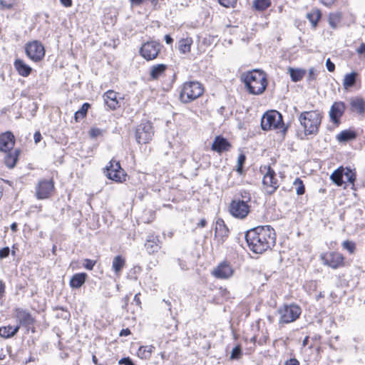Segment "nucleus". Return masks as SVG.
I'll return each instance as SVG.
<instances>
[{
    "instance_id": "nucleus-1",
    "label": "nucleus",
    "mask_w": 365,
    "mask_h": 365,
    "mask_svg": "<svg viewBox=\"0 0 365 365\" xmlns=\"http://www.w3.org/2000/svg\"><path fill=\"white\" fill-rule=\"evenodd\" d=\"M245 237L249 249L256 254L271 250L276 243L275 231L269 225L252 228L246 232Z\"/></svg>"
},
{
    "instance_id": "nucleus-2",
    "label": "nucleus",
    "mask_w": 365,
    "mask_h": 365,
    "mask_svg": "<svg viewBox=\"0 0 365 365\" xmlns=\"http://www.w3.org/2000/svg\"><path fill=\"white\" fill-rule=\"evenodd\" d=\"M243 81L251 94L262 93L267 86L266 74L259 70H253L243 76Z\"/></svg>"
},
{
    "instance_id": "nucleus-3",
    "label": "nucleus",
    "mask_w": 365,
    "mask_h": 365,
    "mask_svg": "<svg viewBox=\"0 0 365 365\" xmlns=\"http://www.w3.org/2000/svg\"><path fill=\"white\" fill-rule=\"evenodd\" d=\"M299 121L306 135H316L321 124L322 115L318 110L304 111L299 115Z\"/></svg>"
},
{
    "instance_id": "nucleus-4",
    "label": "nucleus",
    "mask_w": 365,
    "mask_h": 365,
    "mask_svg": "<svg viewBox=\"0 0 365 365\" xmlns=\"http://www.w3.org/2000/svg\"><path fill=\"white\" fill-rule=\"evenodd\" d=\"M279 324L283 326L296 321L300 316L302 310L295 304H284L278 308Z\"/></svg>"
},
{
    "instance_id": "nucleus-5",
    "label": "nucleus",
    "mask_w": 365,
    "mask_h": 365,
    "mask_svg": "<svg viewBox=\"0 0 365 365\" xmlns=\"http://www.w3.org/2000/svg\"><path fill=\"white\" fill-rule=\"evenodd\" d=\"M203 91L204 88L201 83L197 81L186 82L183 84L180 93V100L185 103L191 102L200 97Z\"/></svg>"
},
{
    "instance_id": "nucleus-6",
    "label": "nucleus",
    "mask_w": 365,
    "mask_h": 365,
    "mask_svg": "<svg viewBox=\"0 0 365 365\" xmlns=\"http://www.w3.org/2000/svg\"><path fill=\"white\" fill-rule=\"evenodd\" d=\"M282 115L277 110L266 112L261 119V127L264 130L283 128Z\"/></svg>"
},
{
    "instance_id": "nucleus-7",
    "label": "nucleus",
    "mask_w": 365,
    "mask_h": 365,
    "mask_svg": "<svg viewBox=\"0 0 365 365\" xmlns=\"http://www.w3.org/2000/svg\"><path fill=\"white\" fill-rule=\"evenodd\" d=\"M104 173L108 178L117 182L125 181L126 174L121 168L119 161L115 160H111L109 162V165L106 166Z\"/></svg>"
},
{
    "instance_id": "nucleus-8",
    "label": "nucleus",
    "mask_w": 365,
    "mask_h": 365,
    "mask_svg": "<svg viewBox=\"0 0 365 365\" xmlns=\"http://www.w3.org/2000/svg\"><path fill=\"white\" fill-rule=\"evenodd\" d=\"M267 173L264 175L262 179L263 190L268 195L273 194L279 187L278 180L276 178V174L270 166L264 167Z\"/></svg>"
},
{
    "instance_id": "nucleus-9",
    "label": "nucleus",
    "mask_w": 365,
    "mask_h": 365,
    "mask_svg": "<svg viewBox=\"0 0 365 365\" xmlns=\"http://www.w3.org/2000/svg\"><path fill=\"white\" fill-rule=\"evenodd\" d=\"M26 56L33 61H40L45 56L43 46L38 41H34L26 44Z\"/></svg>"
},
{
    "instance_id": "nucleus-10",
    "label": "nucleus",
    "mask_w": 365,
    "mask_h": 365,
    "mask_svg": "<svg viewBox=\"0 0 365 365\" xmlns=\"http://www.w3.org/2000/svg\"><path fill=\"white\" fill-rule=\"evenodd\" d=\"M229 210L233 217L244 219L250 213V206L244 201H240V198H235L230 202Z\"/></svg>"
},
{
    "instance_id": "nucleus-11",
    "label": "nucleus",
    "mask_w": 365,
    "mask_h": 365,
    "mask_svg": "<svg viewBox=\"0 0 365 365\" xmlns=\"http://www.w3.org/2000/svg\"><path fill=\"white\" fill-rule=\"evenodd\" d=\"M160 49V44L157 41H148L140 47V53L147 61H151L157 58Z\"/></svg>"
},
{
    "instance_id": "nucleus-12",
    "label": "nucleus",
    "mask_w": 365,
    "mask_h": 365,
    "mask_svg": "<svg viewBox=\"0 0 365 365\" xmlns=\"http://www.w3.org/2000/svg\"><path fill=\"white\" fill-rule=\"evenodd\" d=\"M153 130L151 124L148 122L141 123L135 130V139L139 144L148 143L153 137Z\"/></svg>"
},
{
    "instance_id": "nucleus-13",
    "label": "nucleus",
    "mask_w": 365,
    "mask_h": 365,
    "mask_svg": "<svg viewBox=\"0 0 365 365\" xmlns=\"http://www.w3.org/2000/svg\"><path fill=\"white\" fill-rule=\"evenodd\" d=\"M54 190L53 180H41L36 187V197L38 200H44L50 197Z\"/></svg>"
},
{
    "instance_id": "nucleus-14",
    "label": "nucleus",
    "mask_w": 365,
    "mask_h": 365,
    "mask_svg": "<svg viewBox=\"0 0 365 365\" xmlns=\"http://www.w3.org/2000/svg\"><path fill=\"white\" fill-rule=\"evenodd\" d=\"M234 270L227 262L220 263L212 271V274L217 279H226L233 275Z\"/></svg>"
},
{
    "instance_id": "nucleus-15",
    "label": "nucleus",
    "mask_w": 365,
    "mask_h": 365,
    "mask_svg": "<svg viewBox=\"0 0 365 365\" xmlns=\"http://www.w3.org/2000/svg\"><path fill=\"white\" fill-rule=\"evenodd\" d=\"M323 263L333 269H336L344 264V257L339 252H330L322 257Z\"/></svg>"
},
{
    "instance_id": "nucleus-16",
    "label": "nucleus",
    "mask_w": 365,
    "mask_h": 365,
    "mask_svg": "<svg viewBox=\"0 0 365 365\" xmlns=\"http://www.w3.org/2000/svg\"><path fill=\"white\" fill-rule=\"evenodd\" d=\"M345 103L342 101L334 102L331 106L329 115L331 120L335 123L339 124L340 118L343 115L345 111Z\"/></svg>"
},
{
    "instance_id": "nucleus-17",
    "label": "nucleus",
    "mask_w": 365,
    "mask_h": 365,
    "mask_svg": "<svg viewBox=\"0 0 365 365\" xmlns=\"http://www.w3.org/2000/svg\"><path fill=\"white\" fill-rule=\"evenodd\" d=\"M15 144V138L10 131L0 134V151L7 153L11 151Z\"/></svg>"
},
{
    "instance_id": "nucleus-18",
    "label": "nucleus",
    "mask_w": 365,
    "mask_h": 365,
    "mask_svg": "<svg viewBox=\"0 0 365 365\" xmlns=\"http://www.w3.org/2000/svg\"><path fill=\"white\" fill-rule=\"evenodd\" d=\"M349 102L351 112L361 115L365 114V101L363 98L359 96L352 97L349 100Z\"/></svg>"
},
{
    "instance_id": "nucleus-19",
    "label": "nucleus",
    "mask_w": 365,
    "mask_h": 365,
    "mask_svg": "<svg viewBox=\"0 0 365 365\" xmlns=\"http://www.w3.org/2000/svg\"><path fill=\"white\" fill-rule=\"evenodd\" d=\"M16 317L19 322V327H29L34 324V319L32 317L31 314L21 309H17L16 310Z\"/></svg>"
},
{
    "instance_id": "nucleus-20",
    "label": "nucleus",
    "mask_w": 365,
    "mask_h": 365,
    "mask_svg": "<svg viewBox=\"0 0 365 365\" xmlns=\"http://www.w3.org/2000/svg\"><path fill=\"white\" fill-rule=\"evenodd\" d=\"M117 97L118 93L112 90L108 91L103 95L106 104L112 110H115L120 106V102Z\"/></svg>"
},
{
    "instance_id": "nucleus-21",
    "label": "nucleus",
    "mask_w": 365,
    "mask_h": 365,
    "mask_svg": "<svg viewBox=\"0 0 365 365\" xmlns=\"http://www.w3.org/2000/svg\"><path fill=\"white\" fill-rule=\"evenodd\" d=\"M231 145L227 140L222 136H217L212 145V150L222 153L224 151L229 150Z\"/></svg>"
},
{
    "instance_id": "nucleus-22",
    "label": "nucleus",
    "mask_w": 365,
    "mask_h": 365,
    "mask_svg": "<svg viewBox=\"0 0 365 365\" xmlns=\"http://www.w3.org/2000/svg\"><path fill=\"white\" fill-rule=\"evenodd\" d=\"M14 66L18 73L24 77L29 76L32 71V68L21 59H16L14 63Z\"/></svg>"
},
{
    "instance_id": "nucleus-23",
    "label": "nucleus",
    "mask_w": 365,
    "mask_h": 365,
    "mask_svg": "<svg viewBox=\"0 0 365 365\" xmlns=\"http://www.w3.org/2000/svg\"><path fill=\"white\" fill-rule=\"evenodd\" d=\"M19 155V150H11L6 153L4 158V163L9 168H13L18 160Z\"/></svg>"
},
{
    "instance_id": "nucleus-24",
    "label": "nucleus",
    "mask_w": 365,
    "mask_h": 365,
    "mask_svg": "<svg viewBox=\"0 0 365 365\" xmlns=\"http://www.w3.org/2000/svg\"><path fill=\"white\" fill-rule=\"evenodd\" d=\"M87 274L86 273H77L73 275L70 279V286L73 289L80 288L86 282Z\"/></svg>"
},
{
    "instance_id": "nucleus-25",
    "label": "nucleus",
    "mask_w": 365,
    "mask_h": 365,
    "mask_svg": "<svg viewBox=\"0 0 365 365\" xmlns=\"http://www.w3.org/2000/svg\"><path fill=\"white\" fill-rule=\"evenodd\" d=\"M228 232L229 230L225 225L224 221L221 219L217 220L215 226V235L220 237L221 240L224 241V239L227 237Z\"/></svg>"
},
{
    "instance_id": "nucleus-26",
    "label": "nucleus",
    "mask_w": 365,
    "mask_h": 365,
    "mask_svg": "<svg viewBox=\"0 0 365 365\" xmlns=\"http://www.w3.org/2000/svg\"><path fill=\"white\" fill-rule=\"evenodd\" d=\"M19 330V325L13 327L11 325L0 327V336L8 339L14 336Z\"/></svg>"
},
{
    "instance_id": "nucleus-27",
    "label": "nucleus",
    "mask_w": 365,
    "mask_h": 365,
    "mask_svg": "<svg viewBox=\"0 0 365 365\" xmlns=\"http://www.w3.org/2000/svg\"><path fill=\"white\" fill-rule=\"evenodd\" d=\"M193 43L191 37H186L179 40L178 45L180 52L182 54H186L190 51L191 46Z\"/></svg>"
},
{
    "instance_id": "nucleus-28",
    "label": "nucleus",
    "mask_w": 365,
    "mask_h": 365,
    "mask_svg": "<svg viewBox=\"0 0 365 365\" xmlns=\"http://www.w3.org/2000/svg\"><path fill=\"white\" fill-rule=\"evenodd\" d=\"M344 174V168L340 167L335 170L330 175V179L337 186H341L344 181L343 180Z\"/></svg>"
},
{
    "instance_id": "nucleus-29",
    "label": "nucleus",
    "mask_w": 365,
    "mask_h": 365,
    "mask_svg": "<svg viewBox=\"0 0 365 365\" xmlns=\"http://www.w3.org/2000/svg\"><path fill=\"white\" fill-rule=\"evenodd\" d=\"M125 265V259L121 255H117L113 258L112 269L116 275H119L121 270Z\"/></svg>"
},
{
    "instance_id": "nucleus-30",
    "label": "nucleus",
    "mask_w": 365,
    "mask_h": 365,
    "mask_svg": "<svg viewBox=\"0 0 365 365\" xmlns=\"http://www.w3.org/2000/svg\"><path fill=\"white\" fill-rule=\"evenodd\" d=\"M358 74L356 72L353 71L349 73H346L343 79V86L345 89H348L354 86L356 82V77Z\"/></svg>"
},
{
    "instance_id": "nucleus-31",
    "label": "nucleus",
    "mask_w": 365,
    "mask_h": 365,
    "mask_svg": "<svg viewBox=\"0 0 365 365\" xmlns=\"http://www.w3.org/2000/svg\"><path fill=\"white\" fill-rule=\"evenodd\" d=\"M158 240L157 238L155 239L153 237H152V239H148L145 244L146 251L149 254H153L158 252L160 247L158 244Z\"/></svg>"
},
{
    "instance_id": "nucleus-32",
    "label": "nucleus",
    "mask_w": 365,
    "mask_h": 365,
    "mask_svg": "<svg viewBox=\"0 0 365 365\" xmlns=\"http://www.w3.org/2000/svg\"><path fill=\"white\" fill-rule=\"evenodd\" d=\"M154 349L155 347L153 345L142 346L138 349V355L141 359H148L151 356Z\"/></svg>"
},
{
    "instance_id": "nucleus-33",
    "label": "nucleus",
    "mask_w": 365,
    "mask_h": 365,
    "mask_svg": "<svg viewBox=\"0 0 365 365\" xmlns=\"http://www.w3.org/2000/svg\"><path fill=\"white\" fill-rule=\"evenodd\" d=\"M166 67V65L162 63L153 66L150 69V77L157 79L165 72Z\"/></svg>"
},
{
    "instance_id": "nucleus-34",
    "label": "nucleus",
    "mask_w": 365,
    "mask_h": 365,
    "mask_svg": "<svg viewBox=\"0 0 365 365\" xmlns=\"http://www.w3.org/2000/svg\"><path fill=\"white\" fill-rule=\"evenodd\" d=\"M307 18L312 24V27L315 28L321 18V12L318 9L312 10L309 13L307 14Z\"/></svg>"
},
{
    "instance_id": "nucleus-35",
    "label": "nucleus",
    "mask_w": 365,
    "mask_h": 365,
    "mask_svg": "<svg viewBox=\"0 0 365 365\" xmlns=\"http://www.w3.org/2000/svg\"><path fill=\"white\" fill-rule=\"evenodd\" d=\"M90 104L88 103H84L81 108L76 111L74 113V118L76 122H78L81 119H83L86 116L88 108H90Z\"/></svg>"
},
{
    "instance_id": "nucleus-36",
    "label": "nucleus",
    "mask_w": 365,
    "mask_h": 365,
    "mask_svg": "<svg viewBox=\"0 0 365 365\" xmlns=\"http://www.w3.org/2000/svg\"><path fill=\"white\" fill-rule=\"evenodd\" d=\"M289 71L290 77L294 82L302 80L306 73V71L303 69L289 68Z\"/></svg>"
},
{
    "instance_id": "nucleus-37",
    "label": "nucleus",
    "mask_w": 365,
    "mask_h": 365,
    "mask_svg": "<svg viewBox=\"0 0 365 365\" xmlns=\"http://www.w3.org/2000/svg\"><path fill=\"white\" fill-rule=\"evenodd\" d=\"M356 135L353 131L343 130L336 137L339 142H345L355 138Z\"/></svg>"
},
{
    "instance_id": "nucleus-38",
    "label": "nucleus",
    "mask_w": 365,
    "mask_h": 365,
    "mask_svg": "<svg viewBox=\"0 0 365 365\" xmlns=\"http://www.w3.org/2000/svg\"><path fill=\"white\" fill-rule=\"evenodd\" d=\"M270 5V0H255L253 2V6L257 11H264L269 7Z\"/></svg>"
},
{
    "instance_id": "nucleus-39",
    "label": "nucleus",
    "mask_w": 365,
    "mask_h": 365,
    "mask_svg": "<svg viewBox=\"0 0 365 365\" xmlns=\"http://www.w3.org/2000/svg\"><path fill=\"white\" fill-rule=\"evenodd\" d=\"M341 20V14L340 13H332L329 16V24L330 26L335 29L337 27V24L339 23Z\"/></svg>"
},
{
    "instance_id": "nucleus-40",
    "label": "nucleus",
    "mask_w": 365,
    "mask_h": 365,
    "mask_svg": "<svg viewBox=\"0 0 365 365\" xmlns=\"http://www.w3.org/2000/svg\"><path fill=\"white\" fill-rule=\"evenodd\" d=\"M293 185L295 187L296 193L298 195H303L304 193L305 187H304L303 181L299 178H297L294 180V181L293 182Z\"/></svg>"
},
{
    "instance_id": "nucleus-41",
    "label": "nucleus",
    "mask_w": 365,
    "mask_h": 365,
    "mask_svg": "<svg viewBox=\"0 0 365 365\" xmlns=\"http://www.w3.org/2000/svg\"><path fill=\"white\" fill-rule=\"evenodd\" d=\"M242 356V350L240 345L235 346L230 354V359L231 360H236L241 358Z\"/></svg>"
},
{
    "instance_id": "nucleus-42",
    "label": "nucleus",
    "mask_w": 365,
    "mask_h": 365,
    "mask_svg": "<svg viewBox=\"0 0 365 365\" xmlns=\"http://www.w3.org/2000/svg\"><path fill=\"white\" fill-rule=\"evenodd\" d=\"M344 177H345L346 180L351 184H354L356 180V174L354 173L350 168H344Z\"/></svg>"
},
{
    "instance_id": "nucleus-43",
    "label": "nucleus",
    "mask_w": 365,
    "mask_h": 365,
    "mask_svg": "<svg viewBox=\"0 0 365 365\" xmlns=\"http://www.w3.org/2000/svg\"><path fill=\"white\" fill-rule=\"evenodd\" d=\"M16 4V0H0V9H11Z\"/></svg>"
},
{
    "instance_id": "nucleus-44",
    "label": "nucleus",
    "mask_w": 365,
    "mask_h": 365,
    "mask_svg": "<svg viewBox=\"0 0 365 365\" xmlns=\"http://www.w3.org/2000/svg\"><path fill=\"white\" fill-rule=\"evenodd\" d=\"M240 197L238 198L240 199V201H244L247 203L251 201V195L247 190H241L239 193Z\"/></svg>"
},
{
    "instance_id": "nucleus-45",
    "label": "nucleus",
    "mask_w": 365,
    "mask_h": 365,
    "mask_svg": "<svg viewBox=\"0 0 365 365\" xmlns=\"http://www.w3.org/2000/svg\"><path fill=\"white\" fill-rule=\"evenodd\" d=\"M342 247L344 249L347 250L350 254H353L356 249L355 243L351 241H344L342 243Z\"/></svg>"
},
{
    "instance_id": "nucleus-46",
    "label": "nucleus",
    "mask_w": 365,
    "mask_h": 365,
    "mask_svg": "<svg viewBox=\"0 0 365 365\" xmlns=\"http://www.w3.org/2000/svg\"><path fill=\"white\" fill-rule=\"evenodd\" d=\"M103 133L104 130L103 129L96 127L91 128L89 130L90 136L93 138L102 135Z\"/></svg>"
},
{
    "instance_id": "nucleus-47",
    "label": "nucleus",
    "mask_w": 365,
    "mask_h": 365,
    "mask_svg": "<svg viewBox=\"0 0 365 365\" xmlns=\"http://www.w3.org/2000/svg\"><path fill=\"white\" fill-rule=\"evenodd\" d=\"M220 5L224 7H234L237 3V0H218Z\"/></svg>"
},
{
    "instance_id": "nucleus-48",
    "label": "nucleus",
    "mask_w": 365,
    "mask_h": 365,
    "mask_svg": "<svg viewBox=\"0 0 365 365\" xmlns=\"http://www.w3.org/2000/svg\"><path fill=\"white\" fill-rule=\"evenodd\" d=\"M316 78H317V73H316L315 68H310L309 69V73H308V77H307L308 81H312L315 80Z\"/></svg>"
},
{
    "instance_id": "nucleus-49",
    "label": "nucleus",
    "mask_w": 365,
    "mask_h": 365,
    "mask_svg": "<svg viewBox=\"0 0 365 365\" xmlns=\"http://www.w3.org/2000/svg\"><path fill=\"white\" fill-rule=\"evenodd\" d=\"M10 249L8 247H5L0 250V259L5 258L9 256Z\"/></svg>"
},
{
    "instance_id": "nucleus-50",
    "label": "nucleus",
    "mask_w": 365,
    "mask_h": 365,
    "mask_svg": "<svg viewBox=\"0 0 365 365\" xmlns=\"http://www.w3.org/2000/svg\"><path fill=\"white\" fill-rule=\"evenodd\" d=\"M119 364H124V365H135L132 360L129 358H123L119 360L118 361Z\"/></svg>"
},
{
    "instance_id": "nucleus-51",
    "label": "nucleus",
    "mask_w": 365,
    "mask_h": 365,
    "mask_svg": "<svg viewBox=\"0 0 365 365\" xmlns=\"http://www.w3.org/2000/svg\"><path fill=\"white\" fill-rule=\"evenodd\" d=\"M326 66L329 72H333L335 69L334 63H332L329 58L327 59L326 61Z\"/></svg>"
},
{
    "instance_id": "nucleus-52",
    "label": "nucleus",
    "mask_w": 365,
    "mask_h": 365,
    "mask_svg": "<svg viewBox=\"0 0 365 365\" xmlns=\"http://www.w3.org/2000/svg\"><path fill=\"white\" fill-rule=\"evenodd\" d=\"M284 365H299V362L297 359L293 358L286 361Z\"/></svg>"
},
{
    "instance_id": "nucleus-53",
    "label": "nucleus",
    "mask_w": 365,
    "mask_h": 365,
    "mask_svg": "<svg viewBox=\"0 0 365 365\" xmlns=\"http://www.w3.org/2000/svg\"><path fill=\"white\" fill-rule=\"evenodd\" d=\"M245 160H246V158H245V155L240 154L237 158V164H238L237 165L243 166V164L245 163Z\"/></svg>"
},
{
    "instance_id": "nucleus-54",
    "label": "nucleus",
    "mask_w": 365,
    "mask_h": 365,
    "mask_svg": "<svg viewBox=\"0 0 365 365\" xmlns=\"http://www.w3.org/2000/svg\"><path fill=\"white\" fill-rule=\"evenodd\" d=\"M86 263L84 265L85 267L87 269L91 270L93 268L95 262L90 259H86Z\"/></svg>"
},
{
    "instance_id": "nucleus-55",
    "label": "nucleus",
    "mask_w": 365,
    "mask_h": 365,
    "mask_svg": "<svg viewBox=\"0 0 365 365\" xmlns=\"http://www.w3.org/2000/svg\"><path fill=\"white\" fill-rule=\"evenodd\" d=\"M34 142H35L36 144L41 141V134L40 133L39 131H36L34 133Z\"/></svg>"
},
{
    "instance_id": "nucleus-56",
    "label": "nucleus",
    "mask_w": 365,
    "mask_h": 365,
    "mask_svg": "<svg viewBox=\"0 0 365 365\" xmlns=\"http://www.w3.org/2000/svg\"><path fill=\"white\" fill-rule=\"evenodd\" d=\"M5 288V284L1 280H0V299L4 296Z\"/></svg>"
},
{
    "instance_id": "nucleus-57",
    "label": "nucleus",
    "mask_w": 365,
    "mask_h": 365,
    "mask_svg": "<svg viewBox=\"0 0 365 365\" xmlns=\"http://www.w3.org/2000/svg\"><path fill=\"white\" fill-rule=\"evenodd\" d=\"M356 51L359 54H365V43H361Z\"/></svg>"
},
{
    "instance_id": "nucleus-58",
    "label": "nucleus",
    "mask_w": 365,
    "mask_h": 365,
    "mask_svg": "<svg viewBox=\"0 0 365 365\" xmlns=\"http://www.w3.org/2000/svg\"><path fill=\"white\" fill-rule=\"evenodd\" d=\"M61 3L66 7L72 6V0H60Z\"/></svg>"
},
{
    "instance_id": "nucleus-59",
    "label": "nucleus",
    "mask_w": 365,
    "mask_h": 365,
    "mask_svg": "<svg viewBox=\"0 0 365 365\" xmlns=\"http://www.w3.org/2000/svg\"><path fill=\"white\" fill-rule=\"evenodd\" d=\"M336 0H322V2L326 6L330 7Z\"/></svg>"
},
{
    "instance_id": "nucleus-60",
    "label": "nucleus",
    "mask_w": 365,
    "mask_h": 365,
    "mask_svg": "<svg viewBox=\"0 0 365 365\" xmlns=\"http://www.w3.org/2000/svg\"><path fill=\"white\" fill-rule=\"evenodd\" d=\"M130 334V331L128 329H123L120 332V336H128Z\"/></svg>"
},
{
    "instance_id": "nucleus-61",
    "label": "nucleus",
    "mask_w": 365,
    "mask_h": 365,
    "mask_svg": "<svg viewBox=\"0 0 365 365\" xmlns=\"http://www.w3.org/2000/svg\"><path fill=\"white\" fill-rule=\"evenodd\" d=\"M165 41L166 43L170 44L173 43V39L171 38V36L170 35H165Z\"/></svg>"
},
{
    "instance_id": "nucleus-62",
    "label": "nucleus",
    "mask_w": 365,
    "mask_h": 365,
    "mask_svg": "<svg viewBox=\"0 0 365 365\" xmlns=\"http://www.w3.org/2000/svg\"><path fill=\"white\" fill-rule=\"evenodd\" d=\"M134 301L137 305H140L141 304L140 300V293H138L134 297Z\"/></svg>"
},
{
    "instance_id": "nucleus-63",
    "label": "nucleus",
    "mask_w": 365,
    "mask_h": 365,
    "mask_svg": "<svg viewBox=\"0 0 365 365\" xmlns=\"http://www.w3.org/2000/svg\"><path fill=\"white\" fill-rule=\"evenodd\" d=\"M207 224V222L205 219L200 220V221L198 223V226L200 227H204Z\"/></svg>"
},
{
    "instance_id": "nucleus-64",
    "label": "nucleus",
    "mask_w": 365,
    "mask_h": 365,
    "mask_svg": "<svg viewBox=\"0 0 365 365\" xmlns=\"http://www.w3.org/2000/svg\"><path fill=\"white\" fill-rule=\"evenodd\" d=\"M11 230L13 231V232H16L17 230V224L16 222H13L11 225Z\"/></svg>"
}]
</instances>
